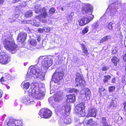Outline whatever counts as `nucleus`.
Masks as SVG:
<instances>
[{"instance_id": "obj_1", "label": "nucleus", "mask_w": 126, "mask_h": 126, "mask_svg": "<svg viewBox=\"0 0 126 126\" xmlns=\"http://www.w3.org/2000/svg\"><path fill=\"white\" fill-rule=\"evenodd\" d=\"M39 61L41 62L40 67H31V72L28 73L27 77H31L33 76L35 78H40L41 80H44L46 70L52 65L53 60L50 58L43 56L39 57Z\"/></svg>"}, {"instance_id": "obj_2", "label": "nucleus", "mask_w": 126, "mask_h": 126, "mask_svg": "<svg viewBox=\"0 0 126 126\" xmlns=\"http://www.w3.org/2000/svg\"><path fill=\"white\" fill-rule=\"evenodd\" d=\"M3 43L4 45L5 48L12 53L16 52V48L17 47L15 44L14 40L12 37L11 33L8 32L6 34L3 36Z\"/></svg>"}, {"instance_id": "obj_3", "label": "nucleus", "mask_w": 126, "mask_h": 126, "mask_svg": "<svg viewBox=\"0 0 126 126\" xmlns=\"http://www.w3.org/2000/svg\"><path fill=\"white\" fill-rule=\"evenodd\" d=\"M40 84L37 83L32 84V86L28 91V93L30 96L38 99L43 98L45 95L44 92L41 91L39 86Z\"/></svg>"}, {"instance_id": "obj_4", "label": "nucleus", "mask_w": 126, "mask_h": 126, "mask_svg": "<svg viewBox=\"0 0 126 126\" xmlns=\"http://www.w3.org/2000/svg\"><path fill=\"white\" fill-rule=\"evenodd\" d=\"M10 57L2 49L0 45V63L5 64L8 63L10 61Z\"/></svg>"}, {"instance_id": "obj_5", "label": "nucleus", "mask_w": 126, "mask_h": 126, "mask_svg": "<svg viewBox=\"0 0 126 126\" xmlns=\"http://www.w3.org/2000/svg\"><path fill=\"white\" fill-rule=\"evenodd\" d=\"M93 9L92 7L90 4H86L84 5L83 9V11L84 13L86 15H90L88 16L87 19V21L88 23L92 20L94 18V16L92 15L93 11Z\"/></svg>"}, {"instance_id": "obj_6", "label": "nucleus", "mask_w": 126, "mask_h": 126, "mask_svg": "<svg viewBox=\"0 0 126 126\" xmlns=\"http://www.w3.org/2000/svg\"><path fill=\"white\" fill-rule=\"evenodd\" d=\"M120 6V4L114 3L111 4L109 6L107 10L109 8L110 9L109 15L111 16V18H113L114 16H117L116 13L117 11V9L119 8Z\"/></svg>"}, {"instance_id": "obj_7", "label": "nucleus", "mask_w": 126, "mask_h": 126, "mask_svg": "<svg viewBox=\"0 0 126 126\" xmlns=\"http://www.w3.org/2000/svg\"><path fill=\"white\" fill-rule=\"evenodd\" d=\"M84 103H82L76 105L75 110L78 115L79 116H84L85 115V112L84 110Z\"/></svg>"}, {"instance_id": "obj_8", "label": "nucleus", "mask_w": 126, "mask_h": 126, "mask_svg": "<svg viewBox=\"0 0 126 126\" xmlns=\"http://www.w3.org/2000/svg\"><path fill=\"white\" fill-rule=\"evenodd\" d=\"M52 114V112L50 110L45 108L41 109L39 113V115L41 117L45 118L51 117Z\"/></svg>"}, {"instance_id": "obj_9", "label": "nucleus", "mask_w": 126, "mask_h": 126, "mask_svg": "<svg viewBox=\"0 0 126 126\" xmlns=\"http://www.w3.org/2000/svg\"><path fill=\"white\" fill-rule=\"evenodd\" d=\"M64 74L62 72H56L53 74L52 77L53 81H52L51 83L54 82L55 83H58L60 80L63 79V77Z\"/></svg>"}, {"instance_id": "obj_10", "label": "nucleus", "mask_w": 126, "mask_h": 126, "mask_svg": "<svg viewBox=\"0 0 126 126\" xmlns=\"http://www.w3.org/2000/svg\"><path fill=\"white\" fill-rule=\"evenodd\" d=\"M83 76L80 74L78 73H77L76 77L75 79V84L76 86L79 85L80 86H84L85 84V82L83 80Z\"/></svg>"}, {"instance_id": "obj_11", "label": "nucleus", "mask_w": 126, "mask_h": 126, "mask_svg": "<svg viewBox=\"0 0 126 126\" xmlns=\"http://www.w3.org/2000/svg\"><path fill=\"white\" fill-rule=\"evenodd\" d=\"M7 126H24V125L21 121L10 118L7 123Z\"/></svg>"}, {"instance_id": "obj_12", "label": "nucleus", "mask_w": 126, "mask_h": 126, "mask_svg": "<svg viewBox=\"0 0 126 126\" xmlns=\"http://www.w3.org/2000/svg\"><path fill=\"white\" fill-rule=\"evenodd\" d=\"M80 94L82 95L81 96L85 98V100H89L90 98L91 92L90 90L88 88H85L81 90Z\"/></svg>"}, {"instance_id": "obj_13", "label": "nucleus", "mask_w": 126, "mask_h": 126, "mask_svg": "<svg viewBox=\"0 0 126 126\" xmlns=\"http://www.w3.org/2000/svg\"><path fill=\"white\" fill-rule=\"evenodd\" d=\"M62 99V96L57 94L55 96L54 95V97L51 96L49 97L48 99V101L49 103L52 105L55 101H59L61 100Z\"/></svg>"}, {"instance_id": "obj_14", "label": "nucleus", "mask_w": 126, "mask_h": 126, "mask_svg": "<svg viewBox=\"0 0 126 126\" xmlns=\"http://www.w3.org/2000/svg\"><path fill=\"white\" fill-rule=\"evenodd\" d=\"M41 13L40 15L36 16L37 19H39V21H40L42 18H45L47 17L48 14L47 13V10L44 8L42 9Z\"/></svg>"}, {"instance_id": "obj_15", "label": "nucleus", "mask_w": 126, "mask_h": 126, "mask_svg": "<svg viewBox=\"0 0 126 126\" xmlns=\"http://www.w3.org/2000/svg\"><path fill=\"white\" fill-rule=\"evenodd\" d=\"M27 34L25 32H22L18 34L17 40L18 42H23L26 39Z\"/></svg>"}, {"instance_id": "obj_16", "label": "nucleus", "mask_w": 126, "mask_h": 126, "mask_svg": "<svg viewBox=\"0 0 126 126\" xmlns=\"http://www.w3.org/2000/svg\"><path fill=\"white\" fill-rule=\"evenodd\" d=\"M97 112V110L95 108H92L88 110V114L87 117L96 116Z\"/></svg>"}, {"instance_id": "obj_17", "label": "nucleus", "mask_w": 126, "mask_h": 126, "mask_svg": "<svg viewBox=\"0 0 126 126\" xmlns=\"http://www.w3.org/2000/svg\"><path fill=\"white\" fill-rule=\"evenodd\" d=\"M22 101L24 104L27 105L34 104L35 103V101L32 99L28 97L23 99Z\"/></svg>"}, {"instance_id": "obj_18", "label": "nucleus", "mask_w": 126, "mask_h": 126, "mask_svg": "<svg viewBox=\"0 0 126 126\" xmlns=\"http://www.w3.org/2000/svg\"><path fill=\"white\" fill-rule=\"evenodd\" d=\"M36 44V42L35 40H32L30 42L29 46L28 47V48L32 50L34 48Z\"/></svg>"}, {"instance_id": "obj_19", "label": "nucleus", "mask_w": 126, "mask_h": 126, "mask_svg": "<svg viewBox=\"0 0 126 126\" xmlns=\"http://www.w3.org/2000/svg\"><path fill=\"white\" fill-rule=\"evenodd\" d=\"M75 101V96L74 94L69 95L67 96V102L73 103Z\"/></svg>"}, {"instance_id": "obj_20", "label": "nucleus", "mask_w": 126, "mask_h": 126, "mask_svg": "<svg viewBox=\"0 0 126 126\" xmlns=\"http://www.w3.org/2000/svg\"><path fill=\"white\" fill-rule=\"evenodd\" d=\"M92 28L94 30L96 31L97 29L100 30L102 29V27L99 23L95 22L92 24Z\"/></svg>"}, {"instance_id": "obj_21", "label": "nucleus", "mask_w": 126, "mask_h": 126, "mask_svg": "<svg viewBox=\"0 0 126 126\" xmlns=\"http://www.w3.org/2000/svg\"><path fill=\"white\" fill-rule=\"evenodd\" d=\"M87 20V18L86 17H83L79 19V25L82 26L88 23Z\"/></svg>"}, {"instance_id": "obj_22", "label": "nucleus", "mask_w": 126, "mask_h": 126, "mask_svg": "<svg viewBox=\"0 0 126 126\" xmlns=\"http://www.w3.org/2000/svg\"><path fill=\"white\" fill-rule=\"evenodd\" d=\"M70 106L69 104L67 105L66 106L63 107V108H65L64 111L66 114H68L70 113Z\"/></svg>"}, {"instance_id": "obj_23", "label": "nucleus", "mask_w": 126, "mask_h": 126, "mask_svg": "<svg viewBox=\"0 0 126 126\" xmlns=\"http://www.w3.org/2000/svg\"><path fill=\"white\" fill-rule=\"evenodd\" d=\"M101 124L102 126H111L108 124L107 121V119L104 117H103L102 118Z\"/></svg>"}, {"instance_id": "obj_24", "label": "nucleus", "mask_w": 126, "mask_h": 126, "mask_svg": "<svg viewBox=\"0 0 126 126\" xmlns=\"http://www.w3.org/2000/svg\"><path fill=\"white\" fill-rule=\"evenodd\" d=\"M30 85V83L26 81H23L21 84V86L23 87V88L26 89H28Z\"/></svg>"}, {"instance_id": "obj_25", "label": "nucleus", "mask_w": 126, "mask_h": 126, "mask_svg": "<svg viewBox=\"0 0 126 126\" xmlns=\"http://www.w3.org/2000/svg\"><path fill=\"white\" fill-rule=\"evenodd\" d=\"M110 36H105L101 39L99 42L100 43H102L106 41H110Z\"/></svg>"}, {"instance_id": "obj_26", "label": "nucleus", "mask_w": 126, "mask_h": 126, "mask_svg": "<svg viewBox=\"0 0 126 126\" xmlns=\"http://www.w3.org/2000/svg\"><path fill=\"white\" fill-rule=\"evenodd\" d=\"M119 60L116 57L114 56L111 59V61L114 63V65H117L119 62Z\"/></svg>"}, {"instance_id": "obj_27", "label": "nucleus", "mask_w": 126, "mask_h": 126, "mask_svg": "<svg viewBox=\"0 0 126 126\" xmlns=\"http://www.w3.org/2000/svg\"><path fill=\"white\" fill-rule=\"evenodd\" d=\"M93 121L92 119H90L89 120L86 121L85 123L88 126H95V124L93 123Z\"/></svg>"}, {"instance_id": "obj_28", "label": "nucleus", "mask_w": 126, "mask_h": 126, "mask_svg": "<svg viewBox=\"0 0 126 126\" xmlns=\"http://www.w3.org/2000/svg\"><path fill=\"white\" fill-rule=\"evenodd\" d=\"M63 121L64 123L66 124H69L71 122L70 119L68 117L64 118L63 119Z\"/></svg>"}, {"instance_id": "obj_29", "label": "nucleus", "mask_w": 126, "mask_h": 126, "mask_svg": "<svg viewBox=\"0 0 126 126\" xmlns=\"http://www.w3.org/2000/svg\"><path fill=\"white\" fill-rule=\"evenodd\" d=\"M117 103L115 101H112L110 102V104L109 105L108 107L109 108H113L115 107L116 106Z\"/></svg>"}, {"instance_id": "obj_30", "label": "nucleus", "mask_w": 126, "mask_h": 126, "mask_svg": "<svg viewBox=\"0 0 126 126\" xmlns=\"http://www.w3.org/2000/svg\"><path fill=\"white\" fill-rule=\"evenodd\" d=\"M104 79H103V81L104 83H105L107 82L110 79L111 76L110 75L104 76Z\"/></svg>"}, {"instance_id": "obj_31", "label": "nucleus", "mask_w": 126, "mask_h": 126, "mask_svg": "<svg viewBox=\"0 0 126 126\" xmlns=\"http://www.w3.org/2000/svg\"><path fill=\"white\" fill-rule=\"evenodd\" d=\"M42 9L40 6H35V12L36 13H39L41 12Z\"/></svg>"}, {"instance_id": "obj_32", "label": "nucleus", "mask_w": 126, "mask_h": 126, "mask_svg": "<svg viewBox=\"0 0 126 126\" xmlns=\"http://www.w3.org/2000/svg\"><path fill=\"white\" fill-rule=\"evenodd\" d=\"M82 47V48L83 51L84 53L86 54H87L88 52V51L87 49L86 48L85 46L83 44L81 45Z\"/></svg>"}, {"instance_id": "obj_33", "label": "nucleus", "mask_w": 126, "mask_h": 126, "mask_svg": "<svg viewBox=\"0 0 126 126\" xmlns=\"http://www.w3.org/2000/svg\"><path fill=\"white\" fill-rule=\"evenodd\" d=\"M113 23L112 22L107 23L106 24V28L109 29H112V25Z\"/></svg>"}, {"instance_id": "obj_34", "label": "nucleus", "mask_w": 126, "mask_h": 126, "mask_svg": "<svg viewBox=\"0 0 126 126\" xmlns=\"http://www.w3.org/2000/svg\"><path fill=\"white\" fill-rule=\"evenodd\" d=\"M32 11H29L26 13L25 14V16L26 17H28L32 16Z\"/></svg>"}, {"instance_id": "obj_35", "label": "nucleus", "mask_w": 126, "mask_h": 126, "mask_svg": "<svg viewBox=\"0 0 126 126\" xmlns=\"http://www.w3.org/2000/svg\"><path fill=\"white\" fill-rule=\"evenodd\" d=\"M43 30L44 31L46 32H49L52 30L51 28L44 27H43Z\"/></svg>"}, {"instance_id": "obj_36", "label": "nucleus", "mask_w": 126, "mask_h": 126, "mask_svg": "<svg viewBox=\"0 0 126 126\" xmlns=\"http://www.w3.org/2000/svg\"><path fill=\"white\" fill-rule=\"evenodd\" d=\"M5 78L6 79V80H10L11 79V76L8 73H6L5 74L4 76Z\"/></svg>"}, {"instance_id": "obj_37", "label": "nucleus", "mask_w": 126, "mask_h": 126, "mask_svg": "<svg viewBox=\"0 0 126 126\" xmlns=\"http://www.w3.org/2000/svg\"><path fill=\"white\" fill-rule=\"evenodd\" d=\"M56 11L55 8H51L49 11L48 13L51 14H53Z\"/></svg>"}, {"instance_id": "obj_38", "label": "nucleus", "mask_w": 126, "mask_h": 126, "mask_svg": "<svg viewBox=\"0 0 126 126\" xmlns=\"http://www.w3.org/2000/svg\"><path fill=\"white\" fill-rule=\"evenodd\" d=\"M69 92L72 93H78L79 92L78 90L74 88L70 89L69 90Z\"/></svg>"}, {"instance_id": "obj_39", "label": "nucleus", "mask_w": 126, "mask_h": 126, "mask_svg": "<svg viewBox=\"0 0 126 126\" xmlns=\"http://www.w3.org/2000/svg\"><path fill=\"white\" fill-rule=\"evenodd\" d=\"M33 67L34 66H30V71H29L28 72V73H27V76H26V79L27 80H29L32 77H34L35 78H39V79H41L40 78H35L33 76H32L31 77H27V75H28V73H29V72H31V71H31L30 70H31V67Z\"/></svg>"}, {"instance_id": "obj_40", "label": "nucleus", "mask_w": 126, "mask_h": 126, "mask_svg": "<svg viewBox=\"0 0 126 126\" xmlns=\"http://www.w3.org/2000/svg\"><path fill=\"white\" fill-rule=\"evenodd\" d=\"M16 20V19L14 17H13L12 18H9L8 19V21L10 23H12L14 22Z\"/></svg>"}, {"instance_id": "obj_41", "label": "nucleus", "mask_w": 126, "mask_h": 126, "mask_svg": "<svg viewBox=\"0 0 126 126\" xmlns=\"http://www.w3.org/2000/svg\"><path fill=\"white\" fill-rule=\"evenodd\" d=\"M51 82L50 83V85H52V86H53L54 87V88L57 89L58 87L57 84H58V83H55L54 82H53V83H52L51 84Z\"/></svg>"}, {"instance_id": "obj_42", "label": "nucleus", "mask_w": 126, "mask_h": 126, "mask_svg": "<svg viewBox=\"0 0 126 126\" xmlns=\"http://www.w3.org/2000/svg\"><path fill=\"white\" fill-rule=\"evenodd\" d=\"M88 28L86 27L83 30L82 33L83 34H85L88 31Z\"/></svg>"}, {"instance_id": "obj_43", "label": "nucleus", "mask_w": 126, "mask_h": 126, "mask_svg": "<svg viewBox=\"0 0 126 126\" xmlns=\"http://www.w3.org/2000/svg\"><path fill=\"white\" fill-rule=\"evenodd\" d=\"M121 82L122 85H125L126 84V80L123 77L122 78Z\"/></svg>"}, {"instance_id": "obj_44", "label": "nucleus", "mask_w": 126, "mask_h": 126, "mask_svg": "<svg viewBox=\"0 0 126 126\" xmlns=\"http://www.w3.org/2000/svg\"><path fill=\"white\" fill-rule=\"evenodd\" d=\"M115 88V87L114 86H111L109 87V91L110 92H112L114 90Z\"/></svg>"}, {"instance_id": "obj_45", "label": "nucleus", "mask_w": 126, "mask_h": 126, "mask_svg": "<svg viewBox=\"0 0 126 126\" xmlns=\"http://www.w3.org/2000/svg\"><path fill=\"white\" fill-rule=\"evenodd\" d=\"M6 80V79L5 78L4 76V77H2L0 79V82H1V83H2V82L5 81Z\"/></svg>"}, {"instance_id": "obj_46", "label": "nucleus", "mask_w": 126, "mask_h": 126, "mask_svg": "<svg viewBox=\"0 0 126 126\" xmlns=\"http://www.w3.org/2000/svg\"><path fill=\"white\" fill-rule=\"evenodd\" d=\"M109 68L106 66H104L102 67L101 70L102 71H106L108 70Z\"/></svg>"}, {"instance_id": "obj_47", "label": "nucleus", "mask_w": 126, "mask_h": 126, "mask_svg": "<svg viewBox=\"0 0 126 126\" xmlns=\"http://www.w3.org/2000/svg\"><path fill=\"white\" fill-rule=\"evenodd\" d=\"M74 15V14L73 13H71L69 15V18H68V19H70L72 18L73 16Z\"/></svg>"}, {"instance_id": "obj_48", "label": "nucleus", "mask_w": 126, "mask_h": 126, "mask_svg": "<svg viewBox=\"0 0 126 126\" xmlns=\"http://www.w3.org/2000/svg\"><path fill=\"white\" fill-rule=\"evenodd\" d=\"M44 30H43V28L42 29L41 28H39L38 30V31L40 33H43L44 31Z\"/></svg>"}, {"instance_id": "obj_49", "label": "nucleus", "mask_w": 126, "mask_h": 126, "mask_svg": "<svg viewBox=\"0 0 126 126\" xmlns=\"http://www.w3.org/2000/svg\"><path fill=\"white\" fill-rule=\"evenodd\" d=\"M19 16V15L17 14H16L15 15H13V17H14L16 19V20L18 17Z\"/></svg>"}, {"instance_id": "obj_50", "label": "nucleus", "mask_w": 126, "mask_h": 126, "mask_svg": "<svg viewBox=\"0 0 126 126\" xmlns=\"http://www.w3.org/2000/svg\"><path fill=\"white\" fill-rule=\"evenodd\" d=\"M117 52V51L116 50H113L112 52V53L113 54H115Z\"/></svg>"}, {"instance_id": "obj_51", "label": "nucleus", "mask_w": 126, "mask_h": 126, "mask_svg": "<svg viewBox=\"0 0 126 126\" xmlns=\"http://www.w3.org/2000/svg\"><path fill=\"white\" fill-rule=\"evenodd\" d=\"M3 94V92L1 90H0V98L2 96Z\"/></svg>"}, {"instance_id": "obj_52", "label": "nucleus", "mask_w": 126, "mask_h": 126, "mask_svg": "<svg viewBox=\"0 0 126 126\" xmlns=\"http://www.w3.org/2000/svg\"><path fill=\"white\" fill-rule=\"evenodd\" d=\"M124 109L126 111V102L124 103Z\"/></svg>"}, {"instance_id": "obj_53", "label": "nucleus", "mask_w": 126, "mask_h": 126, "mask_svg": "<svg viewBox=\"0 0 126 126\" xmlns=\"http://www.w3.org/2000/svg\"><path fill=\"white\" fill-rule=\"evenodd\" d=\"M115 78L111 80V82L113 83H115Z\"/></svg>"}, {"instance_id": "obj_54", "label": "nucleus", "mask_w": 126, "mask_h": 126, "mask_svg": "<svg viewBox=\"0 0 126 126\" xmlns=\"http://www.w3.org/2000/svg\"><path fill=\"white\" fill-rule=\"evenodd\" d=\"M41 40V39L40 37L38 36L37 37V40L38 41H40Z\"/></svg>"}, {"instance_id": "obj_55", "label": "nucleus", "mask_w": 126, "mask_h": 126, "mask_svg": "<svg viewBox=\"0 0 126 126\" xmlns=\"http://www.w3.org/2000/svg\"><path fill=\"white\" fill-rule=\"evenodd\" d=\"M4 1V0H0V5L2 4Z\"/></svg>"}, {"instance_id": "obj_56", "label": "nucleus", "mask_w": 126, "mask_h": 126, "mask_svg": "<svg viewBox=\"0 0 126 126\" xmlns=\"http://www.w3.org/2000/svg\"><path fill=\"white\" fill-rule=\"evenodd\" d=\"M59 124L60 126H64L63 124L60 122H59Z\"/></svg>"}, {"instance_id": "obj_57", "label": "nucleus", "mask_w": 126, "mask_h": 126, "mask_svg": "<svg viewBox=\"0 0 126 126\" xmlns=\"http://www.w3.org/2000/svg\"><path fill=\"white\" fill-rule=\"evenodd\" d=\"M2 101H0V107H1L2 105Z\"/></svg>"}, {"instance_id": "obj_58", "label": "nucleus", "mask_w": 126, "mask_h": 126, "mask_svg": "<svg viewBox=\"0 0 126 126\" xmlns=\"http://www.w3.org/2000/svg\"><path fill=\"white\" fill-rule=\"evenodd\" d=\"M102 89H101V88H100L99 89V93H100V94L102 92Z\"/></svg>"}, {"instance_id": "obj_59", "label": "nucleus", "mask_w": 126, "mask_h": 126, "mask_svg": "<svg viewBox=\"0 0 126 126\" xmlns=\"http://www.w3.org/2000/svg\"><path fill=\"white\" fill-rule=\"evenodd\" d=\"M61 9L62 11H64V8L63 7H61Z\"/></svg>"}, {"instance_id": "obj_60", "label": "nucleus", "mask_w": 126, "mask_h": 126, "mask_svg": "<svg viewBox=\"0 0 126 126\" xmlns=\"http://www.w3.org/2000/svg\"><path fill=\"white\" fill-rule=\"evenodd\" d=\"M42 21L43 22V23H45L46 22V20H42Z\"/></svg>"}, {"instance_id": "obj_61", "label": "nucleus", "mask_w": 126, "mask_h": 126, "mask_svg": "<svg viewBox=\"0 0 126 126\" xmlns=\"http://www.w3.org/2000/svg\"><path fill=\"white\" fill-rule=\"evenodd\" d=\"M40 25V23H38V24H37V25H35V26H39Z\"/></svg>"}, {"instance_id": "obj_62", "label": "nucleus", "mask_w": 126, "mask_h": 126, "mask_svg": "<svg viewBox=\"0 0 126 126\" xmlns=\"http://www.w3.org/2000/svg\"><path fill=\"white\" fill-rule=\"evenodd\" d=\"M101 89H102V91H104L105 90V89L104 88H101Z\"/></svg>"}, {"instance_id": "obj_63", "label": "nucleus", "mask_w": 126, "mask_h": 126, "mask_svg": "<svg viewBox=\"0 0 126 126\" xmlns=\"http://www.w3.org/2000/svg\"><path fill=\"white\" fill-rule=\"evenodd\" d=\"M7 88L8 89H9L10 88V87L9 86H7Z\"/></svg>"}, {"instance_id": "obj_64", "label": "nucleus", "mask_w": 126, "mask_h": 126, "mask_svg": "<svg viewBox=\"0 0 126 126\" xmlns=\"http://www.w3.org/2000/svg\"><path fill=\"white\" fill-rule=\"evenodd\" d=\"M125 70L126 71V66L125 67Z\"/></svg>"}]
</instances>
